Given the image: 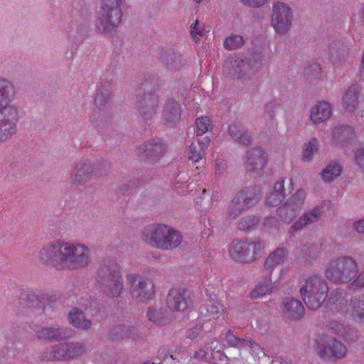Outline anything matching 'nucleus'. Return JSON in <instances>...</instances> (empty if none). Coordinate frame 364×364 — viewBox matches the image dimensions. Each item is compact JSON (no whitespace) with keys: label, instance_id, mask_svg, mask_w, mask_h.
Listing matches in <instances>:
<instances>
[{"label":"nucleus","instance_id":"f257e3e1","mask_svg":"<svg viewBox=\"0 0 364 364\" xmlns=\"http://www.w3.org/2000/svg\"><path fill=\"white\" fill-rule=\"evenodd\" d=\"M16 97V91L13 82L0 76V144L9 140L17 130L21 111L14 103Z\"/></svg>","mask_w":364,"mask_h":364},{"label":"nucleus","instance_id":"f03ea898","mask_svg":"<svg viewBox=\"0 0 364 364\" xmlns=\"http://www.w3.org/2000/svg\"><path fill=\"white\" fill-rule=\"evenodd\" d=\"M326 278L335 284H350L355 287H364V271L359 272L355 259L342 256L332 260L326 267Z\"/></svg>","mask_w":364,"mask_h":364},{"label":"nucleus","instance_id":"7ed1b4c3","mask_svg":"<svg viewBox=\"0 0 364 364\" xmlns=\"http://www.w3.org/2000/svg\"><path fill=\"white\" fill-rule=\"evenodd\" d=\"M142 240L149 246L161 250L176 249L183 242V235L176 229L161 223L144 227L141 233Z\"/></svg>","mask_w":364,"mask_h":364},{"label":"nucleus","instance_id":"20e7f679","mask_svg":"<svg viewBox=\"0 0 364 364\" xmlns=\"http://www.w3.org/2000/svg\"><path fill=\"white\" fill-rule=\"evenodd\" d=\"M97 282L102 294L109 299H117L124 292V282L119 263L107 259L97 271Z\"/></svg>","mask_w":364,"mask_h":364},{"label":"nucleus","instance_id":"39448f33","mask_svg":"<svg viewBox=\"0 0 364 364\" xmlns=\"http://www.w3.org/2000/svg\"><path fill=\"white\" fill-rule=\"evenodd\" d=\"M158 85V78L148 75L139 86L136 92V107L140 117L144 121L152 119L159 106V97L153 90Z\"/></svg>","mask_w":364,"mask_h":364},{"label":"nucleus","instance_id":"423d86ee","mask_svg":"<svg viewBox=\"0 0 364 364\" xmlns=\"http://www.w3.org/2000/svg\"><path fill=\"white\" fill-rule=\"evenodd\" d=\"M328 291V283L320 274L307 276L301 282V296L309 309L320 308L326 301Z\"/></svg>","mask_w":364,"mask_h":364},{"label":"nucleus","instance_id":"0eeeda50","mask_svg":"<svg viewBox=\"0 0 364 364\" xmlns=\"http://www.w3.org/2000/svg\"><path fill=\"white\" fill-rule=\"evenodd\" d=\"M124 0H101L97 13L96 28L101 33L112 35L122 23Z\"/></svg>","mask_w":364,"mask_h":364},{"label":"nucleus","instance_id":"6e6552de","mask_svg":"<svg viewBox=\"0 0 364 364\" xmlns=\"http://www.w3.org/2000/svg\"><path fill=\"white\" fill-rule=\"evenodd\" d=\"M61 269L76 270L87 267L92 260L91 250L83 243L63 241Z\"/></svg>","mask_w":364,"mask_h":364},{"label":"nucleus","instance_id":"1a4fd4ad","mask_svg":"<svg viewBox=\"0 0 364 364\" xmlns=\"http://www.w3.org/2000/svg\"><path fill=\"white\" fill-rule=\"evenodd\" d=\"M261 190L258 186L245 187L238 191L230 200L227 215L232 220L255 206L260 199Z\"/></svg>","mask_w":364,"mask_h":364},{"label":"nucleus","instance_id":"9d476101","mask_svg":"<svg viewBox=\"0 0 364 364\" xmlns=\"http://www.w3.org/2000/svg\"><path fill=\"white\" fill-rule=\"evenodd\" d=\"M131 297L136 301L148 304L154 299L156 294V287L154 281L148 277H142L136 273L126 275Z\"/></svg>","mask_w":364,"mask_h":364},{"label":"nucleus","instance_id":"9b49d317","mask_svg":"<svg viewBox=\"0 0 364 364\" xmlns=\"http://www.w3.org/2000/svg\"><path fill=\"white\" fill-rule=\"evenodd\" d=\"M263 246L260 240H252L250 238L234 240L230 244L229 252L235 262L250 263L257 259Z\"/></svg>","mask_w":364,"mask_h":364},{"label":"nucleus","instance_id":"f8f14e48","mask_svg":"<svg viewBox=\"0 0 364 364\" xmlns=\"http://www.w3.org/2000/svg\"><path fill=\"white\" fill-rule=\"evenodd\" d=\"M85 351L86 347L83 343H61L44 350L41 359L46 361H66L82 356Z\"/></svg>","mask_w":364,"mask_h":364},{"label":"nucleus","instance_id":"ddd939ff","mask_svg":"<svg viewBox=\"0 0 364 364\" xmlns=\"http://www.w3.org/2000/svg\"><path fill=\"white\" fill-rule=\"evenodd\" d=\"M294 22V13L290 6L282 1H277L272 5L271 26L275 34L284 36L291 29Z\"/></svg>","mask_w":364,"mask_h":364},{"label":"nucleus","instance_id":"4468645a","mask_svg":"<svg viewBox=\"0 0 364 364\" xmlns=\"http://www.w3.org/2000/svg\"><path fill=\"white\" fill-rule=\"evenodd\" d=\"M306 197V191L299 188L277 209V215L284 223H291L303 208Z\"/></svg>","mask_w":364,"mask_h":364},{"label":"nucleus","instance_id":"2eb2a0df","mask_svg":"<svg viewBox=\"0 0 364 364\" xmlns=\"http://www.w3.org/2000/svg\"><path fill=\"white\" fill-rule=\"evenodd\" d=\"M226 74L233 79L245 80L255 75L257 68L252 65V60L235 56L228 59L224 65Z\"/></svg>","mask_w":364,"mask_h":364},{"label":"nucleus","instance_id":"dca6fc26","mask_svg":"<svg viewBox=\"0 0 364 364\" xmlns=\"http://www.w3.org/2000/svg\"><path fill=\"white\" fill-rule=\"evenodd\" d=\"M63 241L49 242L38 252L39 262L46 266L61 269Z\"/></svg>","mask_w":364,"mask_h":364},{"label":"nucleus","instance_id":"f3484780","mask_svg":"<svg viewBox=\"0 0 364 364\" xmlns=\"http://www.w3.org/2000/svg\"><path fill=\"white\" fill-rule=\"evenodd\" d=\"M268 162V155L261 147L248 149L244 158V166L247 171L260 173L266 167Z\"/></svg>","mask_w":364,"mask_h":364},{"label":"nucleus","instance_id":"a211bd4d","mask_svg":"<svg viewBox=\"0 0 364 364\" xmlns=\"http://www.w3.org/2000/svg\"><path fill=\"white\" fill-rule=\"evenodd\" d=\"M168 309L173 312H183L191 305L189 293L186 288H172L166 296Z\"/></svg>","mask_w":364,"mask_h":364},{"label":"nucleus","instance_id":"6ab92c4d","mask_svg":"<svg viewBox=\"0 0 364 364\" xmlns=\"http://www.w3.org/2000/svg\"><path fill=\"white\" fill-rule=\"evenodd\" d=\"M97 166L88 159H82L77 162L70 173L72 183L80 186L90 181L95 175Z\"/></svg>","mask_w":364,"mask_h":364},{"label":"nucleus","instance_id":"aec40b11","mask_svg":"<svg viewBox=\"0 0 364 364\" xmlns=\"http://www.w3.org/2000/svg\"><path fill=\"white\" fill-rule=\"evenodd\" d=\"M35 335L41 341H58L72 338L74 331L70 328H63L55 325L41 327L36 331Z\"/></svg>","mask_w":364,"mask_h":364},{"label":"nucleus","instance_id":"412c9836","mask_svg":"<svg viewBox=\"0 0 364 364\" xmlns=\"http://www.w3.org/2000/svg\"><path fill=\"white\" fill-rule=\"evenodd\" d=\"M62 31L68 43L78 46L85 39L87 27L78 20H72L63 26Z\"/></svg>","mask_w":364,"mask_h":364},{"label":"nucleus","instance_id":"4be33fe9","mask_svg":"<svg viewBox=\"0 0 364 364\" xmlns=\"http://www.w3.org/2000/svg\"><path fill=\"white\" fill-rule=\"evenodd\" d=\"M166 151V145L161 139H151L138 148L139 155H144L152 163L159 161Z\"/></svg>","mask_w":364,"mask_h":364},{"label":"nucleus","instance_id":"5701e85b","mask_svg":"<svg viewBox=\"0 0 364 364\" xmlns=\"http://www.w3.org/2000/svg\"><path fill=\"white\" fill-rule=\"evenodd\" d=\"M339 311L344 316L364 323V295L351 298L344 306L340 307Z\"/></svg>","mask_w":364,"mask_h":364},{"label":"nucleus","instance_id":"b1692460","mask_svg":"<svg viewBox=\"0 0 364 364\" xmlns=\"http://www.w3.org/2000/svg\"><path fill=\"white\" fill-rule=\"evenodd\" d=\"M88 304H90V301L85 299L79 303V307H75L70 311L68 321L73 327L82 331L90 329L92 323L91 320L86 318L83 314V311L87 309Z\"/></svg>","mask_w":364,"mask_h":364},{"label":"nucleus","instance_id":"393cba45","mask_svg":"<svg viewBox=\"0 0 364 364\" xmlns=\"http://www.w3.org/2000/svg\"><path fill=\"white\" fill-rule=\"evenodd\" d=\"M318 354L323 358L343 359L347 355V348L341 341L330 338L320 346Z\"/></svg>","mask_w":364,"mask_h":364},{"label":"nucleus","instance_id":"a878e982","mask_svg":"<svg viewBox=\"0 0 364 364\" xmlns=\"http://www.w3.org/2000/svg\"><path fill=\"white\" fill-rule=\"evenodd\" d=\"M323 212L322 206H314L305 211L290 227L289 232L294 235L296 232L301 231L306 226L317 222Z\"/></svg>","mask_w":364,"mask_h":364},{"label":"nucleus","instance_id":"bb28decb","mask_svg":"<svg viewBox=\"0 0 364 364\" xmlns=\"http://www.w3.org/2000/svg\"><path fill=\"white\" fill-rule=\"evenodd\" d=\"M288 257V249L284 247H277L265 259L264 262L263 272L272 276L275 268L282 264H284Z\"/></svg>","mask_w":364,"mask_h":364},{"label":"nucleus","instance_id":"cd10ccee","mask_svg":"<svg viewBox=\"0 0 364 364\" xmlns=\"http://www.w3.org/2000/svg\"><path fill=\"white\" fill-rule=\"evenodd\" d=\"M282 310L286 317L292 320H299L304 314L303 304L294 298L285 299L282 302Z\"/></svg>","mask_w":364,"mask_h":364},{"label":"nucleus","instance_id":"c85d7f7f","mask_svg":"<svg viewBox=\"0 0 364 364\" xmlns=\"http://www.w3.org/2000/svg\"><path fill=\"white\" fill-rule=\"evenodd\" d=\"M275 289V284L272 282V276L262 272V279L259 282L250 292L252 299L262 298L272 294Z\"/></svg>","mask_w":364,"mask_h":364},{"label":"nucleus","instance_id":"c756f323","mask_svg":"<svg viewBox=\"0 0 364 364\" xmlns=\"http://www.w3.org/2000/svg\"><path fill=\"white\" fill-rule=\"evenodd\" d=\"M200 312L206 321H218L224 319L225 309L220 302L210 301L200 308Z\"/></svg>","mask_w":364,"mask_h":364},{"label":"nucleus","instance_id":"7c9ffc66","mask_svg":"<svg viewBox=\"0 0 364 364\" xmlns=\"http://www.w3.org/2000/svg\"><path fill=\"white\" fill-rule=\"evenodd\" d=\"M285 178L277 181L273 187V190L267 195L265 203L268 206L279 205L287 196L288 193L284 188Z\"/></svg>","mask_w":364,"mask_h":364},{"label":"nucleus","instance_id":"2f4dec72","mask_svg":"<svg viewBox=\"0 0 364 364\" xmlns=\"http://www.w3.org/2000/svg\"><path fill=\"white\" fill-rule=\"evenodd\" d=\"M354 137V130L350 126H336L332 129L331 141L333 144L344 146Z\"/></svg>","mask_w":364,"mask_h":364},{"label":"nucleus","instance_id":"473e14b6","mask_svg":"<svg viewBox=\"0 0 364 364\" xmlns=\"http://www.w3.org/2000/svg\"><path fill=\"white\" fill-rule=\"evenodd\" d=\"M181 106L178 102L173 99H168L164 104L162 116L164 120L170 124H173L180 121Z\"/></svg>","mask_w":364,"mask_h":364},{"label":"nucleus","instance_id":"72a5a7b5","mask_svg":"<svg viewBox=\"0 0 364 364\" xmlns=\"http://www.w3.org/2000/svg\"><path fill=\"white\" fill-rule=\"evenodd\" d=\"M209 145L210 139L208 136L193 140L189 146L188 159L193 162L199 161L203 158Z\"/></svg>","mask_w":364,"mask_h":364},{"label":"nucleus","instance_id":"f704fd0d","mask_svg":"<svg viewBox=\"0 0 364 364\" xmlns=\"http://www.w3.org/2000/svg\"><path fill=\"white\" fill-rule=\"evenodd\" d=\"M331 105L326 101H321L311 108L310 119L313 123L319 124L326 121L331 115Z\"/></svg>","mask_w":364,"mask_h":364},{"label":"nucleus","instance_id":"c9c22d12","mask_svg":"<svg viewBox=\"0 0 364 364\" xmlns=\"http://www.w3.org/2000/svg\"><path fill=\"white\" fill-rule=\"evenodd\" d=\"M228 134L237 143L244 146L252 144V137L248 131L240 124L232 123L229 125Z\"/></svg>","mask_w":364,"mask_h":364},{"label":"nucleus","instance_id":"e433bc0d","mask_svg":"<svg viewBox=\"0 0 364 364\" xmlns=\"http://www.w3.org/2000/svg\"><path fill=\"white\" fill-rule=\"evenodd\" d=\"M360 87L358 85H350L345 92L343 97V105L347 112H353L358 105Z\"/></svg>","mask_w":364,"mask_h":364},{"label":"nucleus","instance_id":"4c0bfd02","mask_svg":"<svg viewBox=\"0 0 364 364\" xmlns=\"http://www.w3.org/2000/svg\"><path fill=\"white\" fill-rule=\"evenodd\" d=\"M161 61L169 70H177L183 65L181 55L171 50L162 52Z\"/></svg>","mask_w":364,"mask_h":364},{"label":"nucleus","instance_id":"58836bf2","mask_svg":"<svg viewBox=\"0 0 364 364\" xmlns=\"http://www.w3.org/2000/svg\"><path fill=\"white\" fill-rule=\"evenodd\" d=\"M259 221L260 217L258 215H247L237 220L236 227L240 231L250 232L257 228Z\"/></svg>","mask_w":364,"mask_h":364},{"label":"nucleus","instance_id":"ea45409f","mask_svg":"<svg viewBox=\"0 0 364 364\" xmlns=\"http://www.w3.org/2000/svg\"><path fill=\"white\" fill-rule=\"evenodd\" d=\"M134 332L135 328L131 326L119 325L111 329L109 337L111 340L118 341L132 337Z\"/></svg>","mask_w":364,"mask_h":364},{"label":"nucleus","instance_id":"a19ab883","mask_svg":"<svg viewBox=\"0 0 364 364\" xmlns=\"http://www.w3.org/2000/svg\"><path fill=\"white\" fill-rule=\"evenodd\" d=\"M342 167L337 161L330 162L322 171L321 176L325 182H331L341 176Z\"/></svg>","mask_w":364,"mask_h":364},{"label":"nucleus","instance_id":"79ce46f5","mask_svg":"<svg viewBox=\"0 0 364 364\" xmlns=\"http://www.w3.org/2000/svg\"><path fill=\"white\" fill-rule=\"evenodd\" d=\"M146 317L149 321L158 326H164L168 321V318L166 316V311L162 308H149Z\"/></svg>","mask_w":364,"mask_h":364},{"label":"nucleus","instance_id":"37998d69","mask_svg":"<svg viewBox=\"0 0 364 364\" xmlns=\"http://www.w3.org/2000/svg\"><path fill=\"white\" fill-rule=\"evenodd\" d=\"M225 339L229 346L239 349H243L249 347H258L257 345L252 346V341L250 340L239 338L234 335L230 331L225 333Z\"/></svg>","mask_w":364,"mask_h":364},{"label":"nucleus","instance_id":"c03bdc74","mask_svg":"<svg viewBox=\"0 0 364 364\" xmlns=\"http://www.w3.org/2000/svg\"><path fill=\"white\" fill-rule=\"evenodd\" d=\"M328 328L335 334L345 339H348L353 332V329L349 326H345L343 323L336 321H331L328 323Z\"/></svg>","mask_w":364,"mask_h":364},{"label":"nucleus","instance_id":"a18cd8bd","mask_svg":"<svg viewBox=\"0 0 364 364\" xmlns=\"http://www.w3.org/2000/svg\"><path fill=\"white\" fill-rule=\"evenodd\" d=\"M277 104L274 101L267 102L264 107L263 118L266 121L269 128H274L275 127V109Z\"/></svg>","mask_w":364,"mask_h":364},{"label":"nucleus","instance_id":"49530a36","mask_svg":"<svg viewBox=\"0 0 364 364\" xmlns=\"http://www.w3.org/2000/svg\"><path fill=\"white\" fill-rule=\"evenodd\" d=\"M318 141L316 138H312L306 143L302 152L303 159L305 161L311 160L313 156L318 151Z\"/></svg>","mask_w":364,"mask_h":364},{"label":"nucleus","instance_id":"de8ad7c7","mask_svg":"<svg viewBox=\"0 0 364 364\" xmlns=\"http://www.w3.org/2000/svg\"><path fill=\"white\" fill-rule=\"evenodd\" d=\"M244 44V38L237 34H233L227 37L224 41V47L227 50H232L241 48Z\"/></svg>","mask_w":364,"mask_h":364},{"label":"nucleus","instance_id":"09e8293b","mask_svg":"<svg viewBox=\"0 0 364 364\" xmlns=\"http://www.w3.org/2000/svg\"><path fill=\"white\" fill-rule=\"evenodd\" d=\"M210 119L206 117H200L196 120V133L198 136H202L211 129Z\"/></svg>","mask_w":364,"mask_h":364},{"label":"nucleus","instance_id":"8fccbe9b","mask_svg":"<svg viewBox=\"0 0 364 364\" xmlns=\"http://www.w3.org/2000/svg\"><path fill=\"white\" fill-rule=\"evenodd\" d=\"M262 225L264 231L272 232V230H278L279 229L280 222L274 216H268L264 218Z\"/></svg>","mask_w":364,"mask_h":364},{"label":"nucleus","instance_id":"3c124183","mask_svg":"<svg viewBox=\"0 0 364 364\" xmlns=\"http://www.w3.org/2000/svg\"><path fill=\"white\" fill-rule=\"evenodd\" d=\"M43 293L38 289H31L26 294L27 301L31 306L38 304L43 299Z\"/></svg>","mask_w":364,"mask_h":364},{"label":"nucleus","instance_id":"603ef678","mask_svg":"<svg viewBox=\"0 0 364 364\" xmlns=\"http://www.w3.org/2000/svg\"><path fill=\"white\" fill-rule=\"evenodd\" d=\"M355 164L364 171V146L358 148L354 152Z\"/></svg>","mask_w":364,"mask_h":364},{"label":"nucleus","instance_id":"864d4df0","mask_svg":"<svg viewBox=\"0 0 364 364\" xmlns=\"http://www.w3.org/2000/svg\"><path fill=\"white\" fill-rule=\"evenodd\" d=\"M198 21L196 20L191 26V34L196 41H198L199 38L203 34V30L198 27Z\"/></svg>","mask_w":364,"mask_h":364},{"label":"nucleus","instance_id":"5fc2aeb1","mask_svg":"<svg viewBox=\"0 0 364 364\" xmlns=\"http://www.w3.org/2000/svg\"><path fill=\"white\" fill-rule=\"evenodd\" d=\"M203 330V325L198 324L187 331V337L191 340L196 338Z\"/></svg>","mask_w":364,"mask_h":364},{"label":"nucleus","instance_id":"6e6d98bb","mask_svg":"<svg viewBox=\"0 0 364 364\" xmlns=\"http://www.w3.org/2000/svg\"><path fill=\"white\" fill-rule=\"evenodd\" d=\"M342 292L339 289H336L331 291L329 296V302L331 304H336L342 298Z\"/></svg>","mask_w":364,"mask_h":364},{"label":"nucleus","instance_id":"4d7b16f0","mask_svg":"<svg viewBox=\"0 0 364 364\" xmlns=\"http://www.w3.org/2000/svg\"><path fill=\"white\" fill-rule=\"evenodd\" d=\"M353 230L358 233L364 234V218L355 221L352 225Z\"/></svg>","mask_w":364,"mask_h":364},{"label":"nucleus","instance_id":"13d9d810","mask_svg":"<svg viewBox=\"0 0 364 364\" xmlns=\"http://www.w3.org/2000/svg\"><path fill=\"white\" fill-rule=\"evenodd\" d=\"M227 168L226 162L221 159H218L215 161V169L216 172L218 173H222Z\"/></svg>","mask_w":364,"mask_h":364},{"label":"nucleus","instance_id":"bf43d9fd","mask_svg":"<svg viewBox=\"0 0 364 364\" xmlns=\"http://www.w3.org/2000/svg\"><path fill=\"white\" fill-rule=\"evenodd\" d=\"M207 354L208 353L205 349L200 348L194 353L193 358L198 360H202L206 356Z\"/></svg>","mask_w":364,"mask_h":364},{"label":"nucleus","instance_id":"052dcab7","mask_svg":"<svg viewBox=\"0 0 364 364\" xmlns=\"http://www.w3.org/2000/svg\"><path fill=\"white\" fill-rule=\"evenodd\" d=\"M316 250V247L314 245H309V246L306 247V251L309 252V257H312L313 258H316V257H318V255L316 254L315 252Z\"/></svg>","mask_w":364,"mask_h":364},{"label":"nucleus","instance_id":"680f3d73","mask_svg":"<svg viewBox=\"0 0 364 364\" xmlns=\"http://www.w3.org/2000/svg\"><path fill=\"white\" fill-rule=\"evenodd\" d=\"M102 94L99 93L96 95V97L95 99V103L97 106H101L102 105Z\"/></svg>","mask_w":364,"mask_h":364},{"label":"nucleus","instance_id":"e2e57ef3","mask_svg":"<svg viewBox=\"0 0 364 364\" xmlns=\"http://www.w3.org/2000/svg\"><path fill=\"white\" fill-rule=\"evenodd\" d=\"M360 73H361L362 76H364V53H363V55L362 57Z\"/></svg>","mask_w":364,"mask_h":364},{"label":"nucleus","instance_id":"0e129e2a","mask_svg":"<svg viewBox=\"0 0 364 364\" xmlns=\"http://www.w3.org/2000/svg\"><path fill=\"white\" fill-rule=\"evenodd\" d=\"M289 186H288V190H289V192H291L293 190L294 181H293V179L290 178L289 180Z\"/></svg>","mask_w":364,"mask_h":364},{"label":"nucleus","instance_id":"69168bd1","mask_svg":"<svg viewBox=\"0 0 364 364\" xmlns=\"http://www.w3.org/2000/svg\"><path fill=\"white\" fill-rule=\"evenodd\" d=\"M171 358V360H174L175 358H173V356L172 355H166L165 357L163 358V360L165 361L166 359L168 358Z\"/></svg>","mask_w":364,"mask_h":364},{"label":"nucleus","instance_id":"338daca9","mask_svg":"<svg viewBox=\"0 0 364 364\" xmlns=\"http://www.w3.org/2000/svg\"><path fill=\"white\" fill-rule=\"evenodd\" d=\"M333 63L335 65H340V63L338 61H337L336 59L333 60Z\"/></svg>","mask_w":364,"mask_h":364},{"label":"nucleus","instance_id":"774afa93","mask_svg":"<svg viewBox=\"0 0 364 364\" xmlns=\"http://www.w3.org/2000/svg\"><path fill=\"white\" fill-rule=\"evenodd\" d=\"M362 18L364 21V6L363 7V9H362Z\"/></svg>","mask_w":364,"mask_h":364}]
</instances>
